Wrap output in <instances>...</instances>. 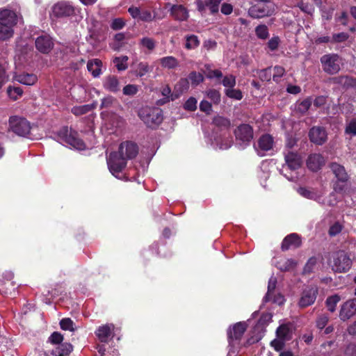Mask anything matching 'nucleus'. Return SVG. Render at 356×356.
<instances>
[{
  "label": "nucleus",
  "mask_w": 356,
  "mask_h": 356,
  "mask_svg": "<svg viewBox=\"0 0 356 356\" xmlns=\"http://www.w3.org/2000/svg\"><path fill=\"white\" fill-rule=\"evenodd\" d=\"M17 24L16 14L8 9L0 12V40H6L13 35V26Z\"/></svg>",
  "instance_id": "obj_1"
},
{
  "label": "nucleus",
  "mask_w": 356,
  "mask_h": 356,
  "mask_svg": "<svg viewBox=\"0 0 356 356\" xmlns=\"http://www.w3.org/2000/svg\"><path fill=\"white\" fill-rule=\"evenodd\" d=\"M107 164L111 173L119 179L125 178L122 171L127 166V159L119 152H113L107 159Z\"/></svg>",
  "instance_id": "obj_2"
},
{
  "label": "nucleus",
  "mask_w": 356,
  "mask_h": 356,
  "mask_svg": "<svg viewBox=\"0 0 356 356\" xmlns=\"http://www.w3.org/2000/svg\"><path fill=\"white\" fill-rule=\"evenodd\" d=\"M59 140L66 143L74 149L83 150L86 149V144L79 138L78 133L69 129L67 127H62L57 133Z\"/></svg>",
  "instance_id": "obj_3"
},
{
  "label": "nucleus",
  "mask_w": 356,
  "mask_h": 356,
  "mask_svg": "<svg viewBox=\"0 0 356 356\" xmlns=\"http://www.w3.org/2000/svg\"><path fill=\"white\" fill-rule=\"evenodd\" d=\"M138 116L149 127L158 126L163 120L162 111L159 108L143 107L139 110Z\"/></svg>",
  "instance_id": "obj_4"
},
{
  "label": "nucleus",
  "mask_w": 356,
  "mask_h": 356,
  "mask_svg": "<svg viewBox=\"0 0 356 356\" xmlns=\"http://www.w3.org/2000/svg\"><path fill=\"white\" fill-rule=\"evenodd\" d=\"M332 269L337 273H346L352 266V260L343 250H339L332 254Z\"/></svg>",
  "instance_id": "obj_5"
},
{
  "label": "nucleus",
  "mask_w": 356,
  "mask_h": 356,
  "mask_svg": "<svg viewBox=\"0 0 356 356\" xmlns=\"http://www.w3.org/2000/svg\"><path fill=\"white\" fill-rule=\"evenodd\" d=\"M323 70L330 75L337 74L341 70V58L337 54H327L320 58Z\"/></svg>",
  "instance_id": "obj_6"
},
{
  "label": "nucleus",
  "mask_w": 356,
  "mask_h": 356,
  "mask_svg": "<svg viewBox=\"0 0 356 356\" xmlns=\"http://www.w3.org/2000/svg\"><path fill=\"white\" fill-rule=\"evenodd\" d=\"M236 144L242 149L248 146L253 139L254 132L252 127L248 124H241L234 131Z\"/></svg>",
  "instance_id": "obj_7"
},
{
  "label": "nucleus",
  "mask_w": 356,
  "mask_h": 356,
  "mask_svg": "<svg viewBox=\"0 0 356 356\" xmlns=\"http://www.w3.org/2000/svg\"><path fill=\"white\" fill-rule=\"evenodd\" d=\"M74 13L75 9L72 4L67 1H60L52 6L50 17L53 19L69 17Z\"/></svg>",
  "instance_id": "obj_8"
},
{
  "label": "nucleus",
  "mask_w": 356,
  "mask_h": 356,
  "mask_svg": "<svg viewBox=\"0 0 356 356\" xmlns=\"http://www.w3.org/2000/svg\"><path fill=\"white\" fill-rule=\"evenodd\" d=\"M262 5H254L248 10V15L254 19H259L273 15L275 12V6L273 3L266 2Z\"/></svg>",
  "instance_id": "obj_9"
},
{
  "label": "nucleus",
  "mask_w": 356,
  "mask_h": 356,
  "mask_svg": "<svg viewBox=\"0 0 356 356\" xmlns=\"http://www.w3.org/2000/svg\"><path fill=\"white\" fill-rule=\"evenodd\" d=\"M10 129L17 135L26 136L31 130L30 123L24 118L13 116L9 120Z\"/></svg>",
  "instance_id": "obj_10"
},
{
  "label": "nucleus",
  "mask_w": 356,
  "mask_h": 356,
  "mask_svg": "<svg viewBox=\"0 0 356 356\" xmlns=\"http://www.w3.org/2000/svg\"><path fill=\"white\" fill-rule=\"evenodd\" d=\"M247 325L244 322H239L234 324L232 328L229 327L227 330V335L229 344L234 347L241 339L245 331L246 330Z\"/></svg>",
  "instance_id": "obj_11"
},
{
  "label": "nucleus",
  "mask_w": 356,
  "mask_h": 356,
  "mask_svg": "<svg viewBox=\"0 0 356 356\" xmlns=\"http://www.w3.org/2000/svg\"><path fill=\"white\" fill-rule=\"evenodd\" d=\"M100 108L105 110L101 113L102 116H108L110 113H114L122 107L116 98L108 95L102 99Z\"/></svg>",
  "instance_id": "obj_12"
},
{
  "label": "nucleus",
  "mask_w": 356,
  "mask_h": 356,
  "mask_svg": "<svg viewBox=\"0 0 356 356\" xmlns=\"http://www.w3.org/2000/svg\"><path fill=\"white\" fill-rule=\"evenodd\" d=\"M318 295V289L316 286H307L302 291L298 302L301 308H305L313 305Z\"/></svg>",
  "instance_id": "obj_13"
},
{
  "label": "nucleus",
  "mask_w": 356,
  "mask_h": 356,
  "mask_svg": "<svg viewBox=\"0 0 356 356\" xmlns=\"http://www.w3.org/2000/svg\"><path fill=\"white\" fill-rule=\"evenodd\" d=\"M309 138L312 143L321 145L327 141V134L324 127L315 126L310 129Z\"/></svg>",
  "instance_id": "obj_14"
},
{
  "label": "nucleus",
  "mask_w": 356,
  "mask_h": 356,
  "mask_svg": "<svg viewBox=\"0 0 356 356\" xmlns=\"http://www.w3.org/2000/svg\"><path fill=\"white\" fill-rule=\"evenodd\" d=\"M35 47L42 54H49L54 47L53 39L49 35L43 34L35 39Z\"/></svg>",
  "instance_id": "obj_15"
},
{
  "label": "nucleus",
  "mask_w": 356,
  "mask_h": 356,
  "mask_svg": "<svg viewBox=\"0 0 356 356\" xmlns=\"http://www.w3.org/2000/svg\"><path fill=\"white\" fill-rule=\"evenodd\" d=\"M222 0H196L195 4L197 9L200 12H203L208 8L212 15L216 14L219 11V6Z\"/></svg>",
  "instance_id": "obj_16"
},
{
  "label": "nucleus",
  "mask_w": 356,
  "mask_h": 356,
  "mask_svg": "<svg viewBox=\"0 0 356 356\" xmlns=\"http://www.w3.org/2000/svg\"><path fill=\"white\" fill-rule=\"evenodd\" d=\"M118 152L124 156L127 160L132 159L137 156L138 147L136 143L126 141L120 144Z\"/></svg>",
  "instance_id": "obj_17"
},
{
  "label": "nucleus",
  "mask_w": 356,
  "mask_h": 356,
  "mask_svg": "<svg viewBox=\"0 0 356 356\" xmlns=\"http://www.w3.org/2000/svg\"><path fill=\"white\" fill-rule=\"evenodd\" d=\"M356 314V298L347 300L344 302L339 312L341 320L345 321Z\"/></svg>",
  "instance_id": "obj_18"
},
{
  "label": "nucleus",
  "mask_w": 356,
  "mask_h": 356,
  "mask_svg": "<svg viewBox=\"0 0 356 356\" xmlns=\"http://www.w3.org/2000/svg\"><path fill=\"white\" fill-rule=\"evenodd\" d=\"M113 324H106L99 326L95 331V334L102 343H108L113 337Z\"/></svg>",
  "instance_id": "obj_19"
},
{
  "label": "nucleus",
  "mask_w": 356,
  "mask_h": 356,
  "mask_svg": "<svg viewBox=\"0 0 356 356\" xmlns=\"http://www.w3.org/2000/svg\"><path fill=\"white\" fill-rule=\"evenodd\" d=\"M103 88L108 92L116 93L120 90L119 79L115 75H108L103 80Z\"/></svg>",
  "instance_id": "obj_20"
},
{
  "label": "nucleus",
  "mask_w": 356,
  "mask_h": 356,
  "mask_svg": "<svg viewBox=\"0 0 356 356\" xmlns=\"http://www.w3.org/2000/svg\"><path fill=\"white\" fill-rule=\"evenodd\" d=\"M302 244L300 237L296 233L286 236L282 243V250H288L290 248H298Z\"/></svg>",
  "instance_id": "obj_21"
},
{
  "label": "nucleus",
  "mask_w": 356,
  "mask_h": 356,
  "mask_svg": "<svg viewBox=\"0 0 356 356\" xmlns=\"http://www.w3.org/2000/svg\"><path fill=\"white\" fill-rule=\"evenodd\" d=\"M325 164V159L321 154H312L307 160V165L312 171L316 172Z\"/></svg>",
  "instance_id": "obj_22"
},
{
  "label": "nucleus",
  "mask_w": 356,
  "mask_h": 356,
  "mask_svg": "<svg viewBox=\"0 0 356 356\" xmlns=\"http://www.w3.org/2000/svg\"><path fill=\"white\" fill-rule=\"evenodd\" d=\"M286 165L291 170H295L300 168L302 165L301 156L293 152L289 151L284 156Z\"/></svg>",
  "instance_id": "obj_23"
},
{
  "label": "nucleus",
  "mask_w": 356,
  "mask_h": 356,
  "mask_svg": "<svg viewBox=\"0 0 356 356\" xmlns=\"http://www.w3.org/2000/svg\"><path fill=\"white\" fill-rule=\"evenodd\" d=\"M170 11L175 19L180 22L186 21L189 17L188 10L183 5H173Z\"/></svg>",
  "instance_id": "obj_24"
},
{
  "label": "nucleus",
  "mask_w": 356,
  "mask_h": 356,
  "mask_svg": "<svg viewBox=\"0 0 356 356\" xmlns=\"http://www.w3.org/2000/svg\"><path fill=\"white\" fill-rule=\"evenodd\" d=\"M330 168L339 181L346 182L348 181V176L343 166L337 163H332L330 165Z\"/></svg>",
  "instance_id": "obj_25"
},
{
  "label": "nucleus",
  "mask_w": 356,
  "mask_h": 356,
  "mask_svg": "<svg viewBox=\"0 0 356 356\" xmlns=\"http://www.w3.org/2000/svg\"><path fill=\"white\" fill-rule=\"evenodd\" d=\"M273 138L269 134L262 135L258 140L257 145L260 150L266 152L272 149Z\"/></svg>",
  "instance_id": "obj_26"
},
{
  "label": "nucleus",
  "mask_w": 356,
  "mask_h": 356,
  "mask_svg": "<svg viewBox=\"0 0 356 356\" xmlns=\"http://www.w3.org/2000/svg\"><path fill=\"white\" fill-rule=\"evenodd\" d=\"M102 63L99 59H92L88 60L87 69L94 77H98L102 74Z\"/></svg>",
  "instance_id": "obj_27"
},
{
  "label": "nucleus",
  "mask_w": 356,
  "mask_h": 356,
  "mask_svg": "<svg viewBox=\"0 0 356 356\" xmlns=\"http://www.w3.org/2000/svg\"><path fill=\"white\" fill-rule=\"evenodd\" d=\"M72 351V346L69 343L58 345L51 352L54 356H67Z\"/></svg>",
  "instance_id": "obj_28"
},
{
  "label": "nucleus",
  "mask_w": 356,
  "mask_h": 356,
  "mask_svg": "<svg viewBox=\"0 0 356 356\" xmlns=\"http://www.w3.org/2000/svg\"><path fill=\"white\" fill-rule=\"evenodd\" d=\"M312 104V97H307L302 101H298L296 103L294 111L300 115H305L311 107Z\"/></svg>",
  "instance_id": "obj_29"
},
{
  "label": "nucleus",
  "mask_w": 356,
  "mask_h": 356,
  "mask_svg": "<svg viewBox=\"0 0 356 356\" xmlns=\"http://www.w3.org/2000/svg\"><path fill=\"white\" fill-rule=\"evenodd\" d=\"M156 41L150 37H143L139 40L138 45L143 49H147L149 52L153 51L156 47Z\"/></svg>",
  "instance_id": "obj_30"
},
{
  "label": "nucleus",
  "mask_w": 356,
  "mask_h": 356,
  "mask_svg": "<svg viewBox=\"0 0 356 356\" xmlns=\"http://www.w3.org/2000/svg\"><path fill=\"white\" fill-rule=\"evenodd\" d=\"M276 334L278 339L282 341L289 339L291 335V325L289 324L280 325L276 330Z\"/></svg>",
  "instance_id": "obj_31"
},
{
  "label": "nucleus",
  "mask_w": 356,
  "mask_h": 356,
  "mask_svg": "<svg viewBox=\"0 0 356 356\" xmlns=\"http://www.w3.org/2000/svg\"><path fill=\"white\" fill-rule=\"evenodd\" d=\"M95 104L75 106L72 108L71 112L74 115L79 116L90 112L95 108Z\"/></svg>",
  "instance_id": "obj_32"
},
{
  "label": "nucleus",
  "mask_w": 356,
  "mask_h": 356,
  "mask_svg": "<svg viewBox=\"0 0 356 356\" xmlns=\"http://www.w3.org/2000/svg\"><path fill=\"white\" fill-rule=\"evenodd\" d=\"M16 80L24 85L31 86L37 81V76L33 74L23 73L16 76Z\"/></svg>",
  "instance_id": "obj_33"
},
{
  "label": "nucleus",
  "mask_w": 356,
  "mask_h": 356,
  "mask_svg": "<svg viewBox=\"0 0 356 356\" xmlns=\"http://www.w3.org/2000/svg\"><path fill=\"white\" fill-rule=\"evenodd\" d=\"M159 63L163 68L172 70L179 65V62L174 56H165L160 58Z\"/></svg>",
  "instance_id": "obj_34"
},
{
  "label": "nucleus",
  "mask_w": 356,
  "mask_h": 356,
  "mask_svg": "<svg viewBox=\"0 0 356 356\" xmlns=\"http://www.w3.org/2000/svg\"><path fill=\"white\" fill-rule=\"evenodd\" d=\"M162 17L157 16L156 13H154V15L148 10H140V15L139 19L145 22H151L156 19H161Z\"/></svg>",
  "instance_id": "obj_35"
},
{
  "label": "nucleus",
  "mask_w": 356,
  "mask_h": 356,
  "mask_svg": "<svg viewBox=\"0 0 356 356\" xmlns=\"http://www.w3.org/2000/svg\"><path fill=\"white\" fill-rule=\"evenodd\" d=\"M277 279L276 277L272 276L268 280V291L266 296L264 297V302H267L271 300V295L275 289Z\"/></svg>",
  "instance_id": "obj_36"
},
{
  "label": "nucleus",
  "mask_w": 356,
  "mask_h": 356,
  "mask_svg": "<svg viewBox=\"0 0 356 356\" xmlns=\"http://www.w3.org/2000/svg\"><path fill=\"white\" fill-rule=\"evenodd\" d=\"M129 58L127 56H122L120 57H115L113 59V63L118 71H124L127 69L128 65L127 61Z\"/></svg>",
  "instance_id": "obj_37"
},
{
  "label": "nucleus",
  "mask_w": 356,
  "mask_h": 356,
  "mask_svg": "<svg viewBox=\"0 0 356 356\" xmlns=\"http://www.w3.org/2000/svg\"><path fill=\"white\" fill-rule=\"evenodd\" d=\"M341 298L339 295L335 294L329 296L325 301L326 307L330 312H334L336 310L337 303L340 301Z\"/></svg>",
  "instance_id": "obj_38"
},
{
  "label": "nucleus",
  "mask_w": 356,
  "mask_h": 356,
  "mask_svg": "<svg viewBox=\"0 0 356 356\" xmlns=\"http://www.w3.org/2000/svg\"><path fill=\"white\" fill-rule=\"evenodd\" d=\"M200 44L198 37L195 35H189L186 36L185 47L187 49H194Z\"/></svg>",
  "instance_id": "obj_39"
},
{
  "label": "nucleus",
  "mask_w": 356,
  "mask_h": 356,
  "mask_svg": "<svg viewBox=\"0 0 356 356\" xmlns=\"http://www.w3.org/2000/svg\"><path fill=\"white\" fill-rule=\"evenodd\" d=\"M189 87V83L187 79H181L175 86V95L179 96L186 91Z\"/></svg>",
  "instance_id": "obj_40"
},
{
  "label": "nucleus",
  "mask_w": 356,
  "mask_h": 356,
  "mask_svg": "<svg viewBox=\"0 0 356 356\" xmlns=\"http://www.w3.org/2000/svg\"><path fill=\"white\" fill-rule=\"evenodd\" d=\"M213 124L220 129H227L231 125L230 120L228 118L219 115L213 118Z\"/></svg>",
  "instance_id": "obj_41"
},
{
  "label": "nucleus",
  "mask_w": 356,
  "mask_h": 356,
  "mask_svg": "<svg viewBox=\"0 0 356 356\" xmlns=\"http://www.w3.org/2000/svg\"><path fill=\"white\" fill-rule=\"evenodd\" d=\"M152 70V67L146 62H140L136 68V75L142 77Z\"/></svg>",
  "instance_id": "obj_42"
},
{
  "label": "nucleus",
  "mask_w": 356,
  "mask_h": 356,
  "mask_svg": "<svg viewBox=\"0 0 356 356\" xmlns=\"http://www.w3.org/2000/svg\"><path fill=\"white\" fill-rule=\"evenodd\" d=\"M255 34L259 39L266 40L269 37V31L266 25L260 24L255 28Z\"/></svg>",
  "instance_id": "obj_43"
},
{
  "label": "nucleus",
  "mask_w": 356,
  "mask_h": 356,
  "mask_svg": "<svg viewBox=\"0 0 356 356\" xmlns=\"http://www.w3.org/2000/svg\"><path fill=\"white\" fill-rule=\"evenodd\" d=\"M298 193L304 197L310 200H317L318 195L313 190H309L306 188L300 187L298 190Z\"/></svg>",
  "instance_id": "obj_44"
},
{
  "label": "nucleus",
  "mask_w": 356,
  "mask_h": 356,
  "mask_svg": "<svg viewBox=\"0 0 356 356\" xmlns=\"http://www.w3.org/2000/svg\"><path fill=\"white\" fill-rule=\"evenodd\" d=\"M318 263V258L316 257H310L306 263L304 268L303 273L309 274L314 271L315 266Z\"/></svg>",
  "instance_id": "obj_45"
},
{
  "label": "nucleus",
  "mask_w": 356,
  "mask_h": 356,
  "mask_svg": "<svg viewBox=\"0 0 356 356\" xmlns=\"http://www.w3.org/2000/svg\"><path fill=\"white\" fill-rule=\"evenodd\" d=\"M281 40L279 36L274 35L272 37L268 42H267V49L270 51H275L277 50L280 44Z\"/></svg>",
  "instance_id": "obj_46"
},
{
  "label": "nucleus",
  "mask_w": 356,
  "mask_h": 356,
  "mask_svg": "<svg viewBox=\"0 0 356 356\" xmlns=\"http://www.w3.org/2000/svg\"><path fill=\"white\" fill-rule=\"evenodd\" d=\"M225 94L229 98L236 100H241L243 98L241 91L240 90L234 89L233 88L226 89Z\"/></svg>",
  "instance_id": "obj_47"
},
{
  "label": "nucleus",
  "mask_w": 356,
  "mask_h": 356,
  "mask_svg": "<svg viewBox=\"0 0 356 356\" xmlns=\"http://www.w3.org/2000/svg\"><path fill=\"white\" fill-rule=\"evenodd\" d=\"M60 325L62 330L74 331V322L70 318H64L60 321Z\"/></svg>",
  "instance_id": "obj_48"
},
{
  "label": "nucleus",
  "mask_w": 356,
  "mask_h": 356,
  "mask_svg": "<svg viewBox=\"0 0 356 356\" xmlns=\"http://www.w3.org/2000/svg\"><path fill=\"white\" fill-rule=\"evenodd\" d=\"M188 79L194 86H197L204 81L202 74L196 72H191L188 76Z\"/></svg>",
  "instance_id": "obj_49"
},
{
  "label": "nucleus",
  "mask_w": 356,
  "mask_h": 356,
  "mask_svg": "<svg viewBox=\"0 0 356 356\" xmlns=\"http://www.w3.org/2000/svg\"><path fill=\"white\" fill-rule=\"evenodd\" d=\"M345 133L351 136H356V117L351 119L346 124Z\"/></svg>",
  "instance_id": "obj_50"
},
{
  "label": "nucleus",
  "mask_w": 356,
  "mask_h": 356,
  "mask_svg": "<svg viewBox=\"0 0 356 356\" xmlns=\"http://www.w3.org/2000/svg\"><path fill=\"white\" fill-rule=\"evenodd\" d=\"M63 336L58 332H53L48 339V341L52 344L59 345L63 343Z\"/></svg>",
  "instance_id": "obj_51"
},
{
  "label": "nucleus",
  "mask_w": 356,
  "mask_h": 356,
  "mask_svg": "<svg viewBox=\"0 0 356 356\" xmlns=\"http://www.w3.org/2000/svg\"><path fill=\"white\" fill-rule=\"evenodd\" d=\"M8 94L13 99H17L19 96L23 93V90L19 87H8L7 90Z\"/></svg>",
  "instance_id": "obj_52"
},
{
  "label": "nucleus",
  "mask_w": 356,
  "mask_h": 356,
  "mask_svg": "<svg viewBox=\"0 0 356 356\" xmlns=\"http://www.w3.org/2000/svg\"><path fill=\"white\" fill-rule=\"evenodd\" d=\"M343 229L342 225L339 222H336L330 227L328 234L333 237L339 234Z\"/></svg>",
  "instance_id": "obj_53"
},
{
  "label": "nucleus",
  "mask_w": 356,
  "mask_h": 356,
  "mask_svg": "<svg viewBox=\"0 0 356 356\" xmlns=\"http://www.w3.org/2000/svg\"><path fill=\"white\" fill-rule=\"evenodd\" d=\"M222 83L225 87L234 88L236 85V78L232 74L225 76L222 79Z\"/></svg>",
  "instance_id": "obj_54"
},
{
  "label": "nucleus",
  "mask_w": 356,
  "mask_h": 356,
  "mask_svg": "<svg viewBox=\"0 0 356 356\" xmlns=\"http://www.w3.org/2000/svg\"><path fill=\"white\" fill-rule=\"evenodd\" d=\"M274 74L273 75V81L278 82L280 79L283 76L285 73V70L283 67L276 65L274 67Z\"/></svg>",
  "instance_id": "obj_55"
},
{
  "label": "nucleus",
  "mask_w": 356,
  "mask_h": 356,
  "mask_svg": "<svg viewBox=\"0 0 356 356\" xmlns=\"http://www.w3.org/2000/svg\"><path fill=\"white\" fill-rule=\"evenodd\" d=\"M207 97L216 104L220 102V94L216 90H209L207 92Z\"/></svg>",
  "instance_id": "obj_56"
},
{
  "label": "nucleus",
  "mask_w": 356,
  "mask_h": 356,
  "mask_svg": "<svg viewBox=\"0 0 356 356\" xmlns=\"http://www.w3.org/2000/svg\"><path fill=\"white\" fill-rule=\"evenodd\" d=\"M184 108L190 111H194L197 108V100L194 97H190L184 104Z\"/></svg>",
  "instance_id": "obj_57"
},
{
  "label": "nucleus",
  "mask_w": 356,
  "mask_h": 356,
  "mask_svg": "<svg viewBox=\"0 0 356 356\" xmlns=\"http://www.w3.org/2000/svg\"><path fill=\"white\" fill-rule=\"evenodd\" d=\"M123 94L125 95L132 96L137 93L138 88L136 85L129 84L123 88Z\"/></svg>",
  "instance_id": "obj_58"
},
{
  "label": "nucleus",
  "mask_w": 356,
  "mask_h": 356,
  "mask_svg": "<svg viewBox=\"0 0 356 356\" xmlns=\"http://www.w3.org/2000/svg\"><path fill=\"white\" fill-rule=\"evenodd\" d=\"M329 320V317L326 314L320 315L316 320V326L318 329H323Z\"/></svg>",
  "instance_id": "obj_59"
},
{
  "label": "nucleus",
  "mask_w": 356,
  "mask_h": 356,
  "mask_svg": "<svg viewBox=\"0 0 356 356\" xmlns=\"http://www.w3.org/2000/svg\"><path fill=\"white\" fill-rule=\"evenodd\" d=\"M296 264L297 263L295 260L292 259H286L284 261L283 266L280 267V269L281 270L283 271H289L290 270L293 269L296 267Z\"/></svg>",
  "instance_id": "obj_60"
},
{
  "label": "nucleus",
  "mask_w": 356,
  "mask_h": 356,
  "mask_svg": "<svg viewBox=\"0 0 356 356\" xmlns=\"http://www.w3.org/2000/svg\"><path fill=\"white\" fill-rule=\"evenodd\" d=\"M125 25V22L122 18H116L114 19L111 24V27L113 30H120L122 29Z\"/></svg>",
  "instance_id": "obj_61"
},
{
  "label": "nucleus",
  "mask_w": 356,
  "mask_h": 356,
  "mask_svg": "<svg viewBox=\"0 0 356 356\" xmlns=\"http://www.w3.org/2000/svg\"><path fill=\"white\" fill-rule=\"evenodd\" d=\"M298 6L301 9V10L307 14L312 15L313 13L314 12V8L311 4L302 2L299 4Z\"/></svg>",
  "instance_id": "obj_62"
},
{
  "label": "nucleus",
  "mask_w": 356,
  "mask_h": 356,
  "mask_svg": "<svg viewBox=\"0 0 356 356\" xmlns=\"http://www.w3.org/2000/svg\"><path fill=\"white\" fill-rule=\"evenodd\" d=\"M129 13L134 19H139L140 15V9L138 7L131 6L128 9Z\"/></svg>",
  "instance_id": "obj_63"
},
{
  "label": "nucleus",
  "mask_w": 356,
  "mask_h": 356,
  "mask_svg": "<svg viewBox=\"0 0 356 356\" xmlns=\"http://www.w3.org/2000/svg\"><path fill=\"white\" fill-rule=\"evenodd\" d=\"M356 86V79L352 76H345V84L343 87L345 88H353Z\"/></svg>",
  "instance_id": "obj_64"
}]
</instances>
